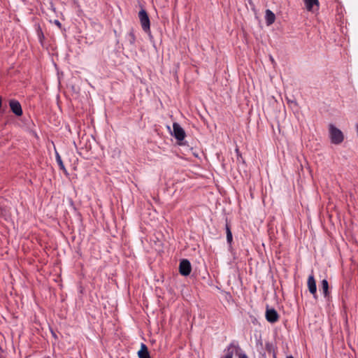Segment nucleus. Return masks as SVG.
I'll return each mask as SVG.
<instances>
[{"label": "nucleus", "instance_id": "f257e3e1", "mask_svg": "<svg viewBox=\"0 0 358 358\" xmlns=\"http://www.w3.org/2000/svg\"><path fill=\"white\" fill-rule=\"evenodd\" d=\"M234 355H238V358H248L247 355L241 350L239 345L234 343H230L224 350V355L221 358H233Z\"/></svg>", "mask_w": 358, "mask_h": 358}, {"label": "nucleus", "instance_id": "f03ea898", "mask_svg": "<svg viewBox=\"0 0 358 358\" xmlns=\"http://www.w3.org/2000/svg\"><path fill=\"white\" fill-rule=\"evenodd\" d=\"M329 130V136L332 143L340 144L343 142L344 137L343 132L340 129L334 127L333 124H330Z\"/></svg>", "mask_w": 358, "mask_h": 358}, {"label": "nucleus", "instance_id": "7ed1b4c3", "mask_svg": "<svg viewBox=\"0 0 358 358\" xmlns=\"http://www.w3.org/2000/svg\"><path fill=\"white\" fill-rule=\"evenodd\" d=\"M138 17L141 22L142 29L144 31L148 32L150 29V19L146 11L143 9L141 10L138 13Z\"/></svg>", "mask_w": 358, "mask_h": 358}, {"label": "nucleus", "instance_id": "20e7f679", "mask_svg": "<svg viewBox=\"0 0 358 358\" xmlns=\"http://www.w3.org/2000/svg\"><path fill=\"white\" fill-rule=\"evenodd\" d=\"M172 135L178 141H182L185 137V132L180 125L174 122L173 124V133Z\"/></svg>", "mask_w": 358, "mask_h": 358}, {"label": "nucleus", "instance_id": "39448f33", "mask_svg": "<svg viewBox=\"0 0 358 358\" xmlns=\"http://www.w3.org/2000/svg\"><path fill=\"white\" fill-rule=\"evenodd\" d=\"M192 270L190 262L187 259H182L180 262L179 271L180 273L182 275H188Z\"/></svg>", "mask_w": 358, "mask_h": 358}, {"label": "nucleus", "instance_id": "423d86ee", "mask_svg": "<svg viewBox=\"0 0 358 358\" xmlns=\"http://www.w3.org/2000/svg\"><path fill=\"white\" fill-rule=\"evenodd\" d=\"M306 8L309 12H316L319 10L320 3L318 0H303Z\"/></svg>", "mask_w": 358, "mask_h": 358}, {"label": "nucleus", "instance_id": "0eeeda50", "mask_svg": "<svg viewBox=\"0 0 358 358\" xmlns=\"http://www.w3.org/2000/svg\"><path fill=\"white\" fill-rule=\"evenodd\" d=\"M9 106L12 112L17 116L22 115V109L19 101L12 99L9 101Z\"/></svg>", "mask_w": 358, "mask_h": 358}, {"label": "nucleus", "instance_id": "6e6552de", "mask_svg": "<svg viewBox=\"0 0 358 358\" xmlns=\"http://www.w3.org/2000/svg\"><path fill=\"white\" fill-rule=\"evenodd\" d=\"M266 320L271 323H274L278 320V314L273 308L267 309L266 312Z\"/></svg>", "mask_w": 358, "mask_h": 358}, {"label": "nucleus", "instance_id": "1a4fd4ad", "mask_svg": "<svg viewBox=\"0 0 358 358\" xmlns=\"http://www.w3.org/2000/svg\"><path fill=\"white\" fill-rule=\"evenodd\" d=\"M308 287L309 292L313 294L314 297H316V292H317V286L315 280L314 278V276L313 275H309L308 278Z\"/></svg>", "mask_w": 358, "mask_h": 358}, {"label": "nucleus", "instance_id": "9d476101", "mask_svg": "<svg viewBox=\"0 0 358 358\" xmlns=\"http://www.w3.org/2000/svg\"><path fill=\"white\" fill-rule=\"evenodd\" d=\"M265 20L266 24L269 26L275 22V15L271 10L268 9L266 10Z\"/></svg>", "mask_w": 358, "mask_h": 358}, {"label": "nucleus", "instance_id": "9b49d317", "mask_svg": "<svg viewBox=\"0 0 358 358\" xmlns=\"http://www.w3.org/2000/svg\"><path fill=\"white\" fill-rule=\"evenodd\" d=\"M139 358H150L148 348L143 343L141 344V350L138 352Z\"/></svg>", "mask_w": 358, "mask_h": 358}, {"label": "nucleus", "instance_id": "f8f14e48", "mask_svg": "<svg viewBox=\"0 0 358 358\" xmlns=\"http://www.w3.org/2000/svg\"><path fill=\"white\" fill-rule=\"evenodd\" d=\"M328 289H329V284H328L327 280L325 279L322 280V281L321 282V290L322 291L324 296L327 295Z\"/></svg>", "mask_w": 358, "mask_h": 358}, {"label": "nucleus", "instance_id": "ddd939ff", "mask_svg": "<svg viewBox=\"0 0 358 358\" xmlns=\"http://www.w3.org/2000/svg\"><path fill=\"white\" fill-rule=\"evenodd\" d=\"M55 157H56V161H57L59 168L62 170H63L64 171L66 172V170L64 163L62 160V158L57 152H56Z\"/></svg>", "mask_w": 358, "mask_h": 358}, {"label": "nucleus", "instance_id": "4468645a", "mask_svg": "<svg viewBox=\"0 0 358 358\" xmlns=\"http://www.w3.org/2000/svg\"><path fill=\"white\" fill-rule=\"evenodd\" d=\"M127 39L131 44H134L135 42V36L132 31L129 32L127 36Z\"/></svg>", "mask_w": 358, "mask_h": 358}, {"label": "nucleus", "instance_id": "2eb2a0df", "mask_svg": "<svg viewBox=\"0 0 358 358\" xmlns=\"http://www.w3.org/2000/svg\"><path fill=\"white\" fill-rule=\"evenodd\" d=\"M227 240L229 243H231L232 241V234L231 231H229L228 234H227Z\"/></svg>", "mask_w": 358, "mask_h": 358}, {"label": "nucleus", "instance_id": "dca6fc26", "mask_svg": "<svg viewBox=\"0 0 358 358\" xmlns=\"http://www.w3.org/2000/svg\"><path fill=\"white\" fill-rule=\"evenodd\" d=\"M226 231H227V234H228L229 231H231L228 225H227V227H226Z\"/></svg>", "mask_w": 358, "mask_h": 358}, {"label": "nucleus", "instance_id": "f3484780", "mask_svg": "<svg viewBox=\"0 0 358 358\" xmlns=\"http://www.w3.org/2000/svg\"><path fill=\"white\" fill-rule=\"evenodd\" d=\"M270 60L271 61L272 63H274V59L273 58L272 56H270Z\"/></svg>", "mask_w": 358, "mask_h": 358}, {"label": "nucleus", "instance_id": "a211bd4d", "mask_svg": "<svg viewBox=\"0 0 358 358\" xmlns=\"http://www.w3.org/2000/svg\"><path fill=\"white\" fill-rule=\"evenodd\" d=\"M56 24L60 26V22L58 20L55 21Z\"/></svg>", "mask_w": 358, "mask_h": 358}, {"label": "nucleus", "instance_id": "6ab92c4d", "mask_svg": "<svg viewBox=\"0 0 358 358\" xmlns=\"http://www.w3.org/2000/svg\"><path fill=\"white\" fill-rule=\"evenodd\" d=\"M290 102H291L292 104L296 105V101H292Z\"/></svg>", "mask_w": 358, "mask_h": 358}, {"label": "nucleus", "instance_id": "aec40b11", "mask_svg": "<svg viewBox=\"0 0 358 358\" xmlns=\"http://www.w3.org/2000/svg\"><path fill=\"white\" fill-rule=\"evenodd\" d=\"M1 107V99H0V108Z\"/></svg>", "mask_w": 358, "mask_h": 358}, {"label": "nucleus", "instance_id": "412c9836", "mask_svg": "<svg viewBox=\"0 0 358 358\" xmlns=\"http://www.w3.org/2000/svg\"><path fill=\"white\" fill-rule=\"evenodd\" d=\"M287 358H294L292 356L287 357Z\"/></svg>", "mask_w": 358, "mask_h": 358}, {"label": "nucleus", "instance_id": "4be33fe9", "mask_svg": "<svg viewBox=\"0 0 358 358\" xmlns=\"http://www.w3.org/2000/svg\"><path fill=\"white\" fill-rule=\"evenodd\" d=\"M0 358H2V357H0Z\"/></svg>", "mask_w": 358, "mask_h": 358}]
</instances>
